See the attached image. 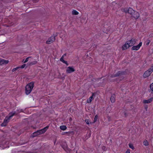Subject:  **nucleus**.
I'll use <instances>...</instances> for the list:
<instances>
[{
	"label": "nucleus",
	"instance_id": "1",
	"mask_svg": "<svg viewBox=\"0 0 153 153\" xmlns=\"http://www.w3.org/2000/svg\"><path fill=\"white\" fill-rule=\"evenodd\" d=\"M16 111L12 112L9 113L8 115V116L6 117L4 119L3 123L1 124L2 126H6L7 123L9 122V120L11 117L15 114H17Z\"/></svg>",
	"mask_w": 153,
	"mask_h": 153
},
{
	"label": "nucleus",
	"instance_id": "2",
	"mask_svg": "<svg viewBox=\"0 0 153 153\" xmlns=\"http://www.w3.org/2000/svg\"><path fill=\"white\" fill-rule=\"evenodd\" d=\"M34 86V82H32L27 84L25 88V93L27 95L30 94Z\"/></svg>",
	"mask_w": 153,
	"mask_h": 153
},
{
	"label": "nucleus",
	"instance_id": "3",
	"mask_svg": "<svg viewBox=\"0 0 153 153\" xmlns=\"http://www.w3.org/2000/svg\"><path fill=\"white\" fill-rule=\"evenodd\" d=\"M125 73L124 71H118L116 74L111 75L110 77L111 78H113L118 76L125 74Z\"/></svg>",
	"mask_w": 153,
	"mask_h": 153
},
{
	"label": "nucleus",
	"instance_id": "4",
	"mask_svg": "<svg viewBox=\"0 0 153 153\" xmlns=\"http://www.w3.org/2000/svg\"><path fill=\"white\" fill-rule=\"evenodd\" d=\"M55 36H52L49 38L46 42L47 44H50L54 42L55 40Z\"/></svg>",
	"mask_w": 153,
	"mask_h": 153
},
{
	"label": "nucleus",
	"instance_id": "5",
	"mask_svg": "<svg viewBox=\"0 0 153 153\" xmlns=\"http://www.w3.org/2000/svg\"><path fill=\"white\" fill-rule=\"evenodd\" d=\"M129 42L127 41L123 45L122 47V49L123 50H125L127 48H129L130 47H131L130 45L128 43Z\"/></svg>",
	"mask_w": 153,
	"mask_h": 153
},
{
	"label": "nucleus",
	"instance_id": "6",
	"mask_svg": "<svg viewBox=\"0 0 153 153\" xmlns=\"http://www.w3.org/2000/svg\"><path fill=\"white\" fill-rule=\"evenodd\" d=\"M142 42H140L139 44L136 46H134L131 48V50H132L137 51L139 49L140 47L142 45Z\"/></svg>",
	"mask_w": 153,
	"mask_h": 153
},
{
	"label": "nucleus",
	"instance_id": "7",
	"mask_svg": "<svg viewBox=\"0 0 153 153\" xmlns=\"http://www.w3.org/2000/svg\"><path fill=\"white\" fill-rule=\"evenodd\" d=\"M152 72L151 71V70H150V69H149L145 72L143 75V77L144 78H146L149 76Z\"/></svg>",
	"mask_w": 153,
	"mask_h": 153
},
{
	"label": "nucleus",
	"instance_id": "8",
	"mask_svg": "<svg viewBox=\"0 0 153 153\" xmlns=\"http://www.w3.org/2000/svg\"><path fill=\"white\" fill-rule=\"evenodd\" d=\"M75 71V70L73 67L69 66L67 68L66 72L68 73H71L74 72Z\"/></svg>",
	"mask_w": 153,
	"mask_h": 153
},
{
	"label": "nucleus",
	"instance_id": "9",
	"mask_svg": "<svg viewBox=\"0 0 153 153\" xmlns=\"http://www.w3.org/2000/svg\"><path fill=\"white\" fill-rule=\"evenodd\" d=\"M131 16L132 17L134 18L135 19H137L139 17L140 14L138 12L134 11Z\"/></svg>",
	"mask_w": 153,
	"mask_h": 153
},
{
	"label": "nucleus",
	"instance_id": "10",
	"mask_svg": "<svg viewBox=\"0 0 153 153\" xmlns=\"http://www.w3.org/2000/svg\"><path fill=\"white\" fill-rule=\"evenodd\" d=\"M129 42L128 43L131 45V46L134 45L136 43V39L134 38H132L129 41H128Z\"/></svg>",
	"mask_w": 153,
	"mask_h": 153
},
{
	"label": "nucleus",
	"instance_id": "11",
	"mask_svg": "<svg viewBox=\"0 0 153 153\" xmlns=\"http://www.w3.org/2000/svg\"><path fill=\"white\" fill-rule=\"evenodd\" d=\"M49 127V126H47L44 128H43L39 130V134H40L45 133L47 130L48 129Z\"/></svg>",
	"mask_w": 153,
	"mask_h": 153
},
{
	"label": "nucleus",
	"instance_id": "12",
	"mask_svg": "<svg viewBox=\"0 0 153 153\" xmlns=\"http://www.w3.org/2000/svg\"><path fill=\"white\" fill-rule=\"evenodd\" d=\"M49 127V126H47L44 128H43L39 130V134H40L45 133L47 130L48 129Z\"/></svg>",
	"mask_w": 153,
	"mask_h": 153
},
{
	"label": "nucleus",
	"instance_id": "13",
	"mask_svg": "<svg viewBox=\"0 0 153 153\" xmlns=\"http://www.w3.org/2000/svg\"><path fill=\"white\" fill-rule=\"evenodd\" d=\"M153 98H151L148 99V100H145L143 101V102L144 103H150L152 101Z\"/></svg>",
	"mask_w": 153,
	"mask_h": 153
},
{
	"label": "nucleus",
	"instance_id": "14",
	"mask_svg": "<svg viewBox=\"0 0 153 153\" xmlns=\"http://www.w3.org/2000/svg\"><path fill=\"white\" fill-rule=\"evenodd\" d=\"M110 100L111 102L112 103H114L115 102V95L114 94H113L111 95Z\"/></svg>",
	"mask_w": 153,
	"mask_h": 153
},
{
	"label": "nucleus",
	"instance_id": "15",
	"mask_svg": "<svg viewBox=\"0 0 153 153\" xmlns=\"http://www.w3.org/2000/svg\"><path fill=\"white\" fill-rule=\"evenodd\" d=\"M134 11L130 7L128 9L127 13L131 15Z\"/></svg>",
	"mask_w": 153,
	"mask_h": 153
},
{
	"label": "nucleus",
	"instance_id": "16",
	"mask_svg": "<svg viewBox=\"0 0 153 153\" xmlns=\"http://www.w3.org/2000/svg\"><path fill=\"white\" fill-rule=\"evenodd\" d=\"M1 65L2 64H6L8 63L9 61L8 60H6L4 59H1Z\"/></svg>",
	"mask_w": 153,
	"mask_h": 153
},
{
	"label": "nucleus",
	"instance_id": "17",
	"mask_svg": "<svg viewBox=\"0 0 153 153\" xmlns=\"http://www.w3.org/2000/svg\"><path fill=\"white\" fill-rule=\"evenodd\" d=\"M40 134H39V130H37L33 133V136L35 137Z\"/></svg>",
	"mask_w": 153,
	"mask_h": 153
},
{
	"label": "nucleus",
	"instance_id": "18",
	"mask_svg": "<svg viewBox=\"0 0 153 153\" xmlns=\"http://www.w3.org/2000/svg\"><path fill=\"white\" fill-rule=\"evenodd\" d=\"M60 129L62 130H65L67 128V127L64 125L60 126Z\"/></svg>",
	"mask_w": 153,
	"mask_h": 153
},
{
	"label": "nucleus",
	"instance_id": "19",
	"mask_svg": "<svg viewBox=\"0 0 153 153\" xmlns=\"http://www.w3.org/2000/svg\"><path fill=\"white\" fill-rule=\"evenodd\" d=\"M72 13L74 15H77L79 13L77 11L74 10L72 11Z\"/></svg>",
	"mask_w": 153,
	"mask_h": 153
},
{
	"label": "nucleus",
	"instance_id": "20",
	"mask_svg": "<svg viewBox=\"0 0 153 153\" xmlns=\"http://www.w3.org/2000/svg\"><path fill=\"white\" fill-rule=\"evenodd\" d=\"M93 99V95L91 96V97H89V100H88L87 101V102L88 103H91L92 100Z\"/></svg>",
	"mask_w": 153,
	"mask_h": 153
},
{
	"label": "nucleus",
	"instance_id": "21",
	"mask_svg": "<svg viewBox=\"0 0 153 153\" xmlns=\"http://www.w3.org/2000/svg\"><path fill=\"white\" fill-rule=\"evenodd\" d=\"M60 60L62 62L66 64H67V62L65 61L64 60L63 58V57H61V58L60 59Z\"/></svg>",
	"mask_w": 153,
	"mask_h": 153
},
{
	"label": "nucleus",
	"instance_id": "22",
	"mask_svg": "<svg viewBox=\"0 0 153 153\" xmlns=\"http://www.w3.org/2000/svg\"><path fill=\"white\" fill-rule=\"evenodd\" d=\"M144 145L145 146H148L149 145V143L147 140H145L143 142Z\"/></svg>",
	"mask_w": 153,
	"mask_h": 153
},
{
	"label": "nucleus",
	"instance_id": "23",
	"mask_svg": "<svg viewBox=\"0 0 153 153\" xmlns=\"http://www.w3.org/2000/svg\"><path fill=\"white\" fill-rule=\"evenodd\" d=\"M30 57H31L30 56V57H28L24 61V59H23V62H24V63H26L28 61Z\"/></svg>",
	"mask_w": 153,
	"mask_h": 153
},
{
	"label": "nucleus",
	"instance_id": "24",
	"mask_svg": "<svg viewBox=\"0 0 153 153\" xmlns=\"http://www.w3.org/2000/svg\"><path fill=\"white\" fill-rule=\"evenodd\" d=\"M37 62L36 61H34L33 62H30V65H32L36 64L37 63Z\"/></svg>",
	"mask_w": 153,
	"mask_h": 153
},
{
	"label": "nucleus",
	"instance_id": "25",
	"mask_svg": "<svg viewBox=\"0 0 153 153\" xmlns=\"http://www.w3.org/2000/svg\"><path fill=\"white\" fill-rule=\"evenodd\" d=\"M129 147L131 149H134V147L132 144H131L129 143Z\"/></svg>",
	"mask_w": 153,
	"mask_h": 153
},
{
	"label": "nucleus",
	"instance_id": "26",
	"mask_svg": "<svg viewBox=\"0 0 153 153\" xmlns=\"http://www.w3.org/2000/svg\"><path fill=\"white\" fill-rule=\"evenodd\" d=\"M150 88L151 90L153 91V82L150 85Z\"/></svg>",
	"mask_w": 153,
	"mask_h": 153
},
{
	"label": "nucleus",
	"instance_id": "27",
	"mask_svg": "<svg viewBox=\"0 0 153 153\" xmlns=\"http://www.w3.org/2000/svg\"><path fill=\"white\" fill-rule=\"evenodd\" d=\"M97 117H98V116H97V115L94 118V122H95L97 121Z\"/></svg>",
	"mask_w": 153,
	"mask_h": 153
},
{
	"label": "nucleus",
	"instance_id": "28",
	"mask_svg": "<svg viewBox=\"0 0 153 153\" xmlns=\"http://www.w3.org/2000/svg\"><path fill=\"white\" fill-rule=\"evenodd\" d=\"M150 41L149 40H147L146 42V45H148L150 43Z\"/></svg>",
	"mask_w": 153,
	"mask_h": 153
},
{
	"label": "nucleus",
	"instance_id": "29",
	"mask_svg": "<svg viewBox=\"0 0 153 153\" xmlns=\"http://www.w3.org/2000/svg\"><path fill=\"white\" fill-rule=\"evenodd\" d=\"M19 68V67H16V68H14L13 69V70H12V71L13 72H14L15 71H16V70H17Z\"/></svg>",
	"mask_w": 153,
	"mask_h": 153
},
{
	"label": "nucleus",
	"instance_id": "30",
	"mask_svg": "<svg viewBox=\"0 0 153 153\" xmlns=\"http://www.w3.org/2000/svg\"><path fill=\"white\" fill-rule=\"evenodd\" d=\"M25 66H26V65L25 64H23V65H22L20 67H19V68H23L25 67Z\"/></svg>",
	"mask_w": 153,
	"mask_h": 153
},
{
	"label": "nucleus",
	"instance_id": "31",
	"mask_svg": "<svg viewBox=\"0 0 153 153\" xmlns=\"http://www.w3.org/2000/svg\"><path fill=\"white\" fill-rule=\"evenodd\" d=\"M122 11L126 13H127L128 9H127L125 8L123 9H122Z\"/></svg>",
	"mask_w": 153,
	"mask_h": 153
},
{
	"label": "nucleus",
	"instance_id": "32",
	"mask_svg": "<svg viewBox=\"0 0 153 153\" xmlns=\"http://www.w3.org/2000/svg\"><path fill=\"white\" fill-rule=\"evenodd\" d=\"M85 121L87 124H89V120H88V119L86 120H85Z\"/></svg>",
	"mask_w": 153,
	"mask_h": 153
},
{
	"label": "nucleus",
	"instance_id": "33",
	"mask_svg": "<svg viewBox=\"0 0 153 153\" xmlns=\"http://www.w3.org/2000/svg\"><path fill=\"white\" fill-rule=\"evenodd\" d=\"M150 70H151V71H153V65L152 66L151 68H150Z\"/></svg>",
	"mask_w": 153,
	"mask_h": 153
},
{
	"label": "nucleus",
	"instance_id": "34",
	"mask_svg": "<svg viewBox=\"0 0 153 153\" xmlns=\"http://www.w3.org/2000/svg\"><path fill=\"white\" fill-rule=\"evenodd\" d=\"M66 53H65V54H64V55L62 56V57H63V58H64V57L65 56H66Z\"/></svg>",
	"mask_w": 153,
	"mask_h": 153
},
{
	"label": "nucleus",
	"instance_id": "35",
	"mask_svg": "<svg viewBox=\"0 0 153 153\" xmlns=\"http://www.w3.org/2000/svg\"><path fill=\"white\" fill-rule=\"evenodd\" d=\"M62 147L64 149H66L67 147V145H66L65 146V147H63V146H62Z\"/></svg>",
	"mask_w": 153,
	"mask_h": 153
},
{
	"label": "nucleus",
	"instance_id": "36",
	"mask_svg": "<svg viewBox=\"0 0 153 153\" xmlns=\"http://www.w3.org/2000/svg\"><path fill=\"white\" fill-rule=\"evenodd\" d=\"M18 113H20L23 111L22 109L20 110H18Z\"/></svg>",
	"mask_w": 153,
	"mask_h": 153
},
{
	"label": "nucleus",
	"instance_id": "37",
	"mask_svg": "<svg viewBox=\"0 0 153 153\" xmlns=\"http://www.w3.org/2000/svg\"><path fill=\"white\" fill-rule=\"evenodd\" d=\"M126 153H130V151L128 150H127L126 152Z\"/></svg>",
	"mask_w": 153,
	"mask_h": 153
},
{
	"label": "nucleus",
	"instance_id": "38",
	"mask_svg": "<svg viewBox=\"0 0 153 153\" xmlns=\"http://www.w3.org/2000/svg\"><path fill=\"white\" fill-rule=\"evenodd\" d=\"M89 137H90V136L91 135V134L90 133H89Z\"/></svg>",
	"mask_w": 153,
	"mask_h": 153
},
{
	"label": "nucleus",
	"instance_id": "39",
	"mask_svg": "<svg viewBox=\"0 0 153 153\" xmlns=\"http://www.w3.org/2000/svg\"><path fill=\"white\" fill-rule=\"evenodd\" d=\"M1 59H0V65H1Z\"/></svg>",
	"mask_w": 153,
	"mask_h": 153
},
{
	"label": "nucleus",
	"instance_id": "40",
	"mask_svg": "<svg viewBox=\"0 0 153 153\" xmlns=\"http://www.w3.org/2000/svg\"><path fill=\"white\" fill-rule=\"evenodd\" d=\"M113 4H114V3H115V2H113Z\"/></svg>",
	"mask_w": 153,
	"mask_h": 153
}]
</instances>
